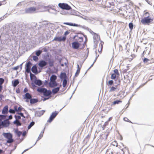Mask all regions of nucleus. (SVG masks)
I'll list each match as a JSON object with an SVG mask.
<instances>
[{
  "label": "nucleus",
  "mask_w": 154,
  "mask_h": 154,
  "mask_svg": "<svg viewBox=\"0 0 154 154\" xmlns=\"http://www.w3.org/2000/svg\"><path fill=\"white\" fill-rule=\"evenodd\" d=\"M144 18L141 20V23L144 24L149 25L153 21V19L151 18L150 16V14L148 12H146L143 14Z\"/></svg>",
  "instance_id": "1"
},
{
  "label": "nucleus",
  "mask_w": 154,
  "mask_h": 154,
  "mask_svg": "<svg viewBox=\"0 0 154 154\" xmlns=\"http://www.w3.org/2000/svg\"><path fill=\"white\" fill-rule=\"evenodd\" d=\"M24 99H25L26 102H28L30 100V102L31 104H33L37 102L38 101L37 99H32L31 95L28 93H26L23 96Z\"/></svg>",
  "instance_id": "2"
},
{
  "label": "nucleus",
  "mask_w": 154,
  "mask_h": 154,
  "mask_svg": "<svg viewBox=\"0 0 154 154\" xmlns=\"http://www.w3.org/2000/svg\"><path fill=\"white\" fill-rule=\"evenodd\" d=\"M6 116L0 115V129L1 126L6 127L9 125V122L8 120H5Z\"/></svg>",
  "instance_id": "3"
},
{
  "label": "nucleus",
  "mask_w": 154,
  "mask_h": 154,
  "mask_svg": "<svg viewBox=\"0 0 154 154\" xmlns=\"http://www.w3.org/2000/svg\"><path fill=\"white\" fill-rule=\"evenodd\" d=\"M69 33V31H66L64 33V36H63V37H55L54 38V40L57 41L58 42H65L66 39V35H68Z\"/></svg>",
  "instance_id": "4"
},
{
  "label": "nucleus",
  "mask_w": 154,
  "mask_h": 154,
  "mask_svg": "<svg viewBox=\"0 0 154 154\" xmlns=\"http://www.w3.org/2000/svg\"><path fill=\"white\" fill-rule=\"evenodd\" d=\"M4 137L8 139L7 143H11L13 142L14 140L12 139V135L10 133H5L3 134Z\"/></svg>",
  "instance_id": "5"
},
{
  "label": "nucleus",
  "mask_w": 154,
  "mask_h": 154,
  "mask_svg": "<svg viewBox=\"0 0 154 154\" xmlns=\"http://www.w3.org/2000/svg\"><path fill=\"white\" fill-rule=\"evenodd\" d=\"M58 6L63 9L69 10L71 8L70 6L67 4L65 3H60L58 4Z\"/></svg>",
  "instance_id": "6"
},
{
  "label": "nucleus",
  "mask_w": 154,
  "mask_h": 154,
  "mask_svg": "<svg viewBox=\"0 0 154 154\" xmlns=\"http://www.w3.org/2000/svg\"><path fill=\"white\" fill-rule=\"evenodd\" d=\"M36 9L35 7H31L25 9V13L26 14H30L36 12Z\"/></svg>",
  "instance_id": "7"
},
{
  "label": "nucleus",
  "mask_w": 154,
  "mask_h": 154,
  "mask_svg": "<svg viewBox=\"0 0 154 154\" xmlns=\"http://www.w3.org/2000/svg\"><path fill=\"white\" fill-rule=\"evenodd\" d=\"M113 72L114 73L111 74V78L112 79H115L116 78L118 77L120 75L117 69H115Z\"/></svg>",
  "instance_id": "8"
},
{
  "label": "nucleus",
  "mask_w": 154,
  "mask_h": 154,
  "mask_svg": "<svg viewBox=\"0 0 154 154\" xmlns=\"http://www.w3.org/2000/svg\"><path fill=\"white\" fill-rule=\"evenodd\" d=\"M31 63L30 62H29L26 64V66L25 67L26 71L27 73L30 72L31 66Z\"/></svg>",
  "instance_id": "9"
},
{
  "label": "nucleus",
  "mask_w": 154,
  "mask_h": 154,
  "mask_svg": "<svg viewBox=\"0 0 154 154\" xmlns=\"http://www.w3.org/2000/svg\"><path fill=\"white\" fill-rule=\"evenodd\" d=\"M47 64V63L44 60L40 61L38 63V66L41 68H43Z\"/></svg>",
  "instance_id": "10"
},
{
  "label": "nucleus",
  "mask_w": 154,
  "mask_h": 154,
  "mask_svg": "<svg viewBox=\"0 0 154 154\" xmlns=\"http://www.w3.org/2000/svg\"><path fill=\"white\" fill-rule=\"evenodd\" d=\"M49 86L51 88H54L58 85L56 81H50L49 83Z\"/></svg>",
  "instance_id": "11"
},
{
  "label": "nucleus",
  "mask_w": 154,
  "mask_h": 154,
  "mask_svg": "<svg viewBox=\"0 0 154 154\" xmlns=\"http://www.w3.org/2000/svg\"><path fill=\"white\" fill-rule=\"evenodd\" d=\"M80 45V44L77 42H73L72 43V47L74 49L78 48Z\"/></svg>",
  "instance_id": "12"
},
{
  "label": "nucleus",
  "mask_w": 154,
  "mask_h": 154,
  "mask_svg": "<svg viewBox=\"0 0 154 154\" xmlns=\"http://www.w3.org/2000/svg\"><path fill=\"white\" fill-rule=\"evenodd\" d=\"M81 67V66H80L79 65H77V69L76 73H75V76H77L79 75L80 72V69Z\"/></svg>",
  "instance_id": "13"
},
{
  "label": "nucleus",
  "mask_w": 154,
  "mask_h": 154,
  "mask_svg": "<svg viewBox=\"0 0 154 154\" xmlns=\"http://www.w3.org/2000/svg\"><path fill=\"white\" fill-rule=\"evenodd\" d=\"M34 83L38 86H41L42 84V81L40 80H35L34 81Z\"/></svg>",
  "instance_id": "14"
},
{
  "label": "nucleus",
  "mask_w": 154,
  "mask_h": 154,
  "mask_svg": "<svg viewBox=\"0 0 154 154\" xmlns=\"http://www.w3.org/2000/svg\"><path fill=\"white\" fill-rule=\"evenodd\" d=\"M8 112V106H5L2 110V113L3 114H7Z\"/></svg>",
  "instance_id": "15"
},
{
  "label": "nucleus",
  "mask_w": 154,
  "mask_h": 154,
  "mask_svg": "<svg viewBox=\"0 0 154 154\" xmlns=\"http://www.w3.org/2000/svg\"><path fill=\"white\" fill-rule=\"evenodd\" d=\"M44 93L45 96H48L51 94V92L50 90L48 91L47 89H46Z\"/></svg>",
  "instance_id": "16"
},
{
  "label": "nucleus",
  "mask_w": 154,
  "mask_h": 154,
  "mask_svg": "<svg viewBox=\"0 0 154 154\" xmlns=\"http://www.w3.org/2000/svg\"><path fill=\"white\" fill-rule=\"evenodd\" d=\"M60 87H58L55 88L53 89L52 90V93L54 94L57 93L60 90Z\"/></svg>",
  "instance_id": "17"
},
{
  "label": "nucleus",
  "mask_w": 154,
  "mask_h": 154,
  "mask_svg": "<svg viewBox=\"0 0 154 154\" xmlns=\"http://www.w3.org/2000/svg\"><path fill=\"white\" fill-rule=\"evenodd\" d=\"M117 89V86L116 85L115 86H112L109 90V91L110 92H112L115 91H116Z\"/></svg>",
  "instance_id": "18"
},
{
  "label": "nucleus",
  "mask_w": 154,
  "mask_h": 154,
  "mask_svg": "<svg viewBox=\"0 0 154 154\" xmlns=\"http://www.w3.org/2000/svg\"><path fill=\"white\" fill-rule=\"evenodd\" d=\"M63 24H66V25H69L70 26H72L78 27L79 26L78 24H75V23L73 24V23H64Z\"/></svg>",
  "instance_id": "19"
},
{
  "label": "nucleus",
  "mask_w": 154,
  "mask_h": 154,
  "mask_svg": "<svg viewBox=\"0 0 154 154\" xmlns=\"http://www.w3.org/2000/svg\"><path fill=\"white\" fill-rule=\"evenodd\" d=\"M31 70L32 72L34 73H36L37 72V68L36 66L34 65L33 66L31 69Z\"/></svg>",
  "instance_id": "20"
},
{
  "label": "nucleus",
  "mask_w": 154,
  "mask_h": 154,
  "mask_svg": "<svg viewBox=\"0 0 154 154\" xmlns=\"http://www.w3.org/2000/svg\"><path fill=\"white\" fill-rule=\"evenodd\" d=\"M76 40L77 41V42H83V38L82 37H80L78 36H77V38L76 39Z\"/></svg>",
  "instance_id": "21"
},
{
  "label": "nucleus",
  "mask_w": 154,
  "mask_h": 154,
  "mask_svg": "<svg viewBox=\"0 0 154 154\" xmlns=\"http://www.w3.org/2000/svg\"><path fill=\"white\" fill-rule=\"evenodd\" d=\"M57 78V76L55 75H52L50 77V81H56Z\"/></svg>",
  "instance_id": "22"
},
{
  "label": "nucleus",
  "mask_w": 154,
  "mask_h": 154,
  "mask_svg": "<svg viewBox=\"0 0 154 154\" xmlns=\"http://www.w3.org/2000/svg\"><path fill=\"white\" fill-rule=\"evenodd\" d=\"M45 89V88H39L37 89V91L39 92L44 93Z\"/></svg>",
  "instance_id": "23"
},
{
  "label": "nucleus",
  "mask_w": 154,
  "mask_h": 154,
  "mask_svg": "<svg viewBox=\"0 0 154 154\" xmlns=\"http://www.w3.org/2000/svg\"><path fill=\"white\" fill-rule=\"evenodd\" d=\"M122 101L121 100H116V101H114L112 102V105H115L116 104H119L120 103H122Z\"/></svg>",
  "instance_id": "24"
},
{
  "label": "nucleus",
  "mask_w": 154,
  "mask_h": 154,
  "mask_svg": "<svg viewBox=\"0 0 154 154\" xmlns=\"http://www.w3.org/2000/svg\"><path fill=\"white\" fill-rule=\"evenodd\" d=\"M58 113L57 112H53L51 115V117H52L53 118H54L55 117L57 116V115Z\"/></svg>",
  "instance_id": "25"
},
{
  "label": "nucleus",
  "mask_w": 154,
  "mask_h": 154,
  "mask_svg": "<svg viewBox=\"0 0 154 154\" xmlns=\"http://www.w3.org/2000/svg\"><path fill=\"white\" fill-rule=\"evenodd\" d=\"M14 123L15 124H16L17 126H20L21 125V123L20 122L19 120H16L14 122Z\"/></svg>",
  "instance_id": "26"
},
{
  "label": "nucleus",
  "mask_w": 154,
  "mask_h": 154,
  "mask_svg": "<svg viewBox=\"0 0 154 154\" xmlns=\"http://www.w3.org/2000/svg\"><path fill=\"white\" fill-rule=\"evenodd\" d=\"M19 83V81L18 80H16L14 81L13 85L14 87H16Z\"/></svg>",
  "instance_id": "27"
},
{
  "label": "nucleus",
  "mask_w": 154,
  "mask_h": 154,
  "mask_svg": "<svg viewBox=\"0 0 154 154\" xmlns=\"http://www.w3.org/2000/svg\"><path fill=\"white\" fill-rule=\"evenodd\" d=\"M114 82L112 80H110L107 82V84L108 86L112 85L113 84Z\"/></svg>",
  "instance_id": "28"
},
{
  "label": "nucleus",
  "mask_w": 154,
  "mask_h": 154,
  "mask_svg": "<svg viewBox=\"0 0 154 154\" xmlns=\"http://www.w3.org/2000/svg\"><path fill=\"white\" fill-rule=\"evenodd\" d=\"M30 76L31 80H32L33 79H36V77L35 75L32 74L31 72L30 73Z\"/></svg>",
  "instance_id": "29"
},
{
  "label": "nucleus",
  "mask_w": 154,
  "mask_h": 154,
  "mask_svg": "<svg viewBox=\"0 0 154 154\" xmlns=\"http://www.w3.org/2000/svg\"><path fill=\"white\" fill-rule=\"evenodd\" d=\"M42 52V51L40 50H38V51H36L35 54L36 56H39L41 54Z\"/></svg>",
  "instance_id": "30"
},
{
  "label": "nucleus",
  "mask_w": 154,
  "mask_h": 154,
  "mask_svg": "<svg viewBox=\"0 0 154 154\" xmlns=\"http://www.w3.org/2000/svg\"><path fill=\"white\" fill-rule=\"evenodd\" d=\"M67 83V82L66 79H64L63 80V87H66V85Z\"/></svg>",
  "instance_id": "31"
},
{
  "label": "nucleus",
  "mask_w": 154,
  "mask_h": 154,
  "mask_svg": "<svg viewBox=\"0 0 154 154\" xmlns=\"http://www.w3.org/2000/svg\"><path fill=\"white\" fill-rule=\"evenodd\" d=\"M129 28L131 30H132L133 28V25L132 23H130L129 24Z\"/></svg>",
  "instance_id": "32"
},
{
  "label": "nucleus",
  "mask_w": 154,
  "mask_h": 154,
  "mask_svg": "<svg viewBox=\"0 0 154 154\" xmlns=\"http://www.w3.org/2000/svg\"><path fill=\"white\" fill-rule=\"evenodd\" d=\"M4 79L2 78H0V85L2 86V85L4 82Z\"/></svg>",
  "instance_id": "33"
},
{
  "label": "nucleus",
  "mask_w": 154,
  "mask_h": 154,
  "mask_svg": "<svg viewBox=\"0 0 154 154\" xmlns=\"http://www.w3.org/2000/svg\"><path fill=\"white\" fill-rule=\"evenodd\" d=\"M35 124L34 122H31L30 125L28 126V129H29L32 126H33Z\"/></svg>",
  "instance_id": "34"
},
{
  "label": "nucleus",
  "mask_w": 154,
  "mask_h": 154,
  "mask_svg": "<svg viewBox=\"0 0 154 154\" xmlns=\"http://www.w3.org/2000/svg\"><path fill=\"white\" fill-rule=\"evenodd\" d=\"M32 59L33 60L36 61H37L38 59V57L35 56H33Z\"/></svg>",
  "instance_id": "35"
},
{
  "label": "nucleus",
  "mask_w": 154,
  "mask_h": 154,
  "mask_svg": "<svg viewBox=\"0 0 154 154\" xmlns=\"http://www.w3.org/2000/svg\"><path fill=\"white\" fill-rule=\"evenodd\" d=\"M54 119V118H53L52 117H51V116H50L49 119L48 120L47 122H48L50 123L53 121Z\"/></svg>",
  "instance_id": "36"
},
{
  "label": "nucleus",
  "mask_w": 154,
  "mask_h": 154,
  "mask_svg": "<svg viewBox=\"0 0 154 154\" xmlns=\"http://www.w3.org/2000/svg\"><path fill=\"white\" fill-rule=\"evenodd\" d=\"M49 64L50 67H52L54 66V62L53 61H50L49 62Z\"/></svg>",
  "instance_id": "37"
},
{
  "label": "nucleus",
  "mask_w": 154,
  "mask_h": 154,
  "mask_svg": "<svg viewBox=\"0 0 154 154\" xmlns=\"http://www.w3.org/2000/svg\"><path fill=\"white\" fill-rule=\"evenodd\" d=\"M124 120L126 122H129L131 123V121H130L127 118L125 117L124 118Z\"/></svg>",
  "instance_id": "38"
},
{
  "label": "nucleus",
  "mask_w": 154,
  "mask_h": 154,
  "mask_svg": "<svg viewBox=\"0 0 154 154\" xmlns=\"http://www.w3.org/2000/svg\"><path fill=\"white\" fill-rule=\"evenodd\" d=\"M15 117L16 119V120H19L21 118L20 116H19L15 115Z\"/></svg>",
  "instance_id": "39"
},
{
  "label": "nucleus",
  "mask_w": 154,
  "mask_h": 154,
  "mask_svg": "<svg viewBox=\"0 0 154 154\" xmlns=\"http://www.w3.org/2000/svg\"><path fill=\"white\" fill-rule=\"evenodd\" d=\"M9 112L11 113H15V110H14V109H9Z\"/></svg>",
  "instance_id": "40"
},
{
  "label": "nucleus",
  "mask_w": 154,
  "mask_h": 154,
  "mask_svg": "<svg viewBox=\"0 0 154 154\" xmlns=\"http://www.w3.org/2000/svg\"><path fill=\"white\" fill-rule=\"evenodd\" d=\"M149 60V59L146 58H144L143 60V62L144 63H146Z\"/></svg>",
  "instance_id": "41"
},
{
  "label": "nucleus",
  "mask_w": 154,
  "mask_h": 154,
  "mask_svg": "<svg viewBox=\"0 0 154 154\" xmlns=\"http://www.w3.org/2000/svg\"><path fill=\"white\" fill-rule=\"evenodd\" d=\"M104 44V42L102 41H100V47H101V48H103V45Z\"/></svg>",
  "instance_id": "42"
},
{
  "label": "nucleus",
  "mask_w": 154,
  "mask_h": 154,
  "mask_svg": "<svg viewBox=\"0 0 154 154\" xmlns=\"http://www.w3.org/2000/svg\"><path fill=\"white\" fill-rule=\"evenodd\" d=\"M45 111L44 110H41V111H39L38 112L41 115H42L44 113V112H45Z\"/></svg>",
  "instance_id": "43"
},
{
  "label": "nucleus",
  "mask_w": 154,
  "mask_h": 154,
  "mask_svg": "<svg viewBox=\"0 0 154 154\" xmlns=\"http://www.w3.org/2000/svg\"><path fill=\"white\" fill-rule=\"evenodd\" d=\"M22 109V108L20 106L18 108L17 112H21Z\"/></svg>",
  "instance_id": "44"
},
{
  "label": "nucleus",
  "mask_w": 154,
  "mask_h": 154,
  "mask_svg": "<svg viewBox=\"0 0 154 154\" xmlns=\"http://www.w3.org/2000/svg\"><path fill=\"white\" fill-rule=\"evenodd\" d=\"M5 0L3 2H0V6H1L2 5H4L6 4Z\"/></svg>",
  "instance_id": "45"
},
{
  "label": "nucleus",
  "mask_w": 154,
  "mask_h": 154,
  "mask_svg": "<svg viewBox=\"0 0 154 154\" xmlns=\"http://www.w3.org/2000/svg\"><path fill=\"white\" fill-rule=\"evenodd\" d=\"M28 89L27 88H25L24 89V90H23V92H24V93H26V92H28Z\"/></svg>",
  "instance_id": "46"
},
{
  "label": "nucleus",
  "mask_w": 154,
  "mask_h": 154,
  "mask_svg": "<svg viewBox=\"0 0 154 154\" xmlns=\"http://www.w3.org/2000/svg\"><path fill=\"white\" fill-rule=\"evenodd\" d=\"M19 66H17L14 67L13 68V69L14 70H17L19 69Z\"/></svg>",
  "instance_id": "47"
},
{
  "label": "nucleus",
  "mask_w": 154,
  "mask_h": 154,
  "mask_svg": "<svg viewBox=\"0 0 154 154\" xmlns=\"http://www.w3.org/2000/svg\"><path fill=\"white\" fill-rule=\"evenodd\" d=\"M14 110H15V111L17 112V109H18L17 106H15L14 107Z\"/></svg>",
  "instance_id": "48"
},
{
  "label": "nucleus",
  "mask_w": 154,
  "mask_h": 154,
  "mask_svg": "<svg viewBox=\"0 0 154 154\" xmlns=\"http://www.w3.org/2000/svg\"><path fill=\"white\" fill-rule=\"evenodd\" d=\"M102 49H103V48H101V47H100V48L98 49V52L100 53H101L102 51Z\"/></svg>",
  "instance_id": "49"
},
{
  "label": "nucleus",
  "mask_w": 154,
  "mask_h": 154,
  "mask_svg": "<svg viewBox=\"0 0 154 154\" xmlns=\"http://www.w3.org/2000/svg\"><path fill=\"white\" fill-rule=\"evenodd\" d=\"M21 134V132L19 131L17 132V134L19 136H20Z\"/></svg>",
  "instance_id": "50"
},
{
  "label": "nucleus",
  "mask_w": 154,
  "mask_h": 154,
  "mask_svg": "<svg viewBox=\"0 0 154 154\" xmlns=\"http://www.w3.org/2000/svg\"><path fill=\"white\" fill-rule=\"evenodd\" d=\"M108 122H109L107 121L106 122H105L104 124L105 125V126H107L108 124Z\"/></svg>",
  "instance_id": "51"
},
{
  "label": "nucleus",
  "mask_w": 154,
  "mask_h": 154,
  "mask_svg": "<svg viewBox=\"0 0 154 154\" xmlns=\"http://www.w3.org/2000/svg\"><path fill=\"white\" fill-rule=\"evenodd\" d=\"M106 126H105V125L104 124L103 125L102 127L103 130H104L105 129Z\"/></svg>",
  "instance_id": "52"
},
{
  "label": "nucleus",
  "mask_w": 154,
  "mask_h": 154,
  "mask_svg": "<svg viewBox=\"0 0 154 154\" xmlns=\"http://www.w3.org/2000/svg\"><path fill=\"white\" fill-rule=\"evenodd\" d=\"M19 114L21 116L25 117L23 113L20 112V113H19Z\"/></svg>",
  "instance_id": "53"
},
{
  "label": "nucleus",
  "mask_w": 154,
  "mask_h": 154,
  "mask_svg": "<svg viewBox=\"0 0 154 154\" xmlns=\"http://www.w3.org/2000/svg\"><path fill=\"white\" fill-rule=\"evenodd\" d=\"M120 14V16L122 17H124L125 16V14L123 13H121Z\"/></svg>",
  "instance_id": "54"
},
{
  "label": "nucleus",
  "mask_w": 154,
  "mask_h": 154,
  "mask_svg": "<svg viewBox=\"0 0 154 154\" xmlns=\"http://www.w3.org/2000/svg\"><path fill=\"white\" fill-rule=\"evenodd\" d=\"M2 89H3V86H0V93L2 91Z\"/></svg>",
  "instance_id": "55"
},
{
  "label": "nucleus",
  "mask_w": 154,
  "mask_h": 154,
  "mask_svg": "<svg viewBox=\"0 0 154 154\" xmlns=\"http://www.w3.org/2000/svg\"><path fill=\"white\" fill-rule=\"evenodd\" d=\"M112 119V118L111 117H110L108 119V120L107 121L108 122H109Z\"/></svg>",
  "instance_id": "56"
},
{
  "label": "nucleus",
  "mask_w": 154,
  "mask_h": 154,
  "mask_svg": "<svg viewBox=\"0 0 154 154\" xmlns=\"http://www.w3.org/2000/svg\"><path fill=\"white\" fill-rule=\"evenodd\" d=\"M115 143L116 144V146H118V143H117V142L116 141H114L112 143Z\"/></svg>",
  "instance_id": "57"
},
{
  "label": "nucleus",
  "mask_w": 154,
  "mask_h": 154,
  "mask_svg": "<svg viewBox=\"0 0 154 154\" xmlns=\"http://www.w3.org/2000/svg\"><path fill=\"white\" fill-rule=\"evenodd\" d=\"M61 76H65L66 74L65 73H62L61 74Z\"/></svg>",
  "instance_id": "58"
},
{
  "label": "nucleus",
  "mask_w": 154,
  "mask_h": 154,
  "mask_svg": "<svg viewBox=\"0 0 154 154\" xmlns=\"http://www.w3.org/2000/svg\"><path fill=\"white\" fill-rule=\"evenodd\" d=\"M12 119V116L10 115L9 116V119Z\"/></svg>",
  "instance_id": "59"
},
{
  "label": "nucleus",
  "mask_w": 154,
  "mask_h": 154,
  "mask_svg": "<svg viewBox=\"0 0 154 154\" xmlns=\"http://www.w3.org/2000/svg\"><path fill=\"white\" fill-rule=\"evenodd\" d=\"M3 96L1 94H0V101H1L2 99V97Z\"/></svg>",
  "instance_id": "60"
},
{
  "label": "nucleus",
  "mask_w": 154,
  "mask_h": 154,
  "mask_svg": "<svg viewBox=\"0 0 154 154\" xmlns=\"http://www.w3.org/2000/svg\"><path fill=\"white\" fill-rule=\"evenodd\" d=\"M42 137V135H41V134H40L39 136L38 137V138L40 139L41 138V137Z\"/></svg>",
  "instance_id": "61"
},
{
  "label": "nucleus",
  "mask_w": 154,
  "mask_h": 154,
  "mask_svg": "<svg viewBox=\"0 0 154 154\" xmlns=\"http://www.w3.org/2000/svg\"><path fill=\"white\" fill-rule=\"evenodd\" d=\"M151 136H149L148 138V139L149 140H150L151 139Z\"/></svg>",
  "instance_id": "62"
},
{
  "label": "nucleus",
  "mask_w": 154,
  "mask_h": 154,
  "mask_svg": "<svg viewBox=\"0 0 154 154\" xmlns=\"http://www.w3.org/2000/svg\"><path fill=\"white\" fill-rule=\"evenodd\" d=\"M144 52H145V51H144L143 52V53H142V57H144Z\"/></svg>",
  "instance_id": "63"
},
{
  "label": "nucleus",
  "mask_w": 154,
  "mask_h": 154,
  "mask_svg": "<svg viewBox=\"0 0 154 154\" xmlns=\"http://www.w3.org/2000/svg\"><path fill=\"white\" fill-rule=\"evenodd\" d=\"M2 152H3L2 150L0 149V154L2 153Z\"/></svg>",
  "instance_id": "64"
}]
</instances>
